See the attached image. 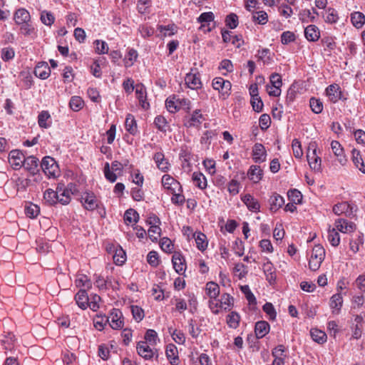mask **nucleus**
I'll list each match as a JSON object with an SVG mask.
<instances>
[{"label": "nucleus", "mask_w": 365, "mask_h": 365, "mask_svg": "<svg viewBox=\"0 0 365 365\" xmlns=\"http://www.w3.org/2000/svg\"><path fill=\"white\" fill-rule=\"evenodd\" d=\"M212 88L218 91L220 98L226 99L230 95L232 88L231 83L221 77H216L212 80Z\"/></svg>", "instance_id": "2"}, {"label": "nucleus", "mask_w": 365, "mask_h": 365, "mask_svg": "<svg viewBox=\"0 0 365 365\" xmlns=\"http://www.w3.org/2000/svg\"><path fill=\"white\" fill-rule=\"evenodd\" d=\"M123 314L118 309H113L108 317H105L106 321L108 322L113 329H120L123 327V320L122 319Z\"/></svg>", "instance_id": "6"}, {"label": "nucleus", "mask_w": 365, "mask_h": 365, "mask_svg": "<svg viewBox=\"0 0 365 365\" xmlns=\"http://www.w3.org/2000/svg\"><path fill=\"white\" fill-rule=\"evenodd\" d=\"M287 196L291 202L297 204L301 203L302 200V193L296 189L288 191Z\"/></svg>", "instance_id": "54"}, {"label": "nucleus", "mask_w": 365, "mask_h": 365, "mask_svg": "<svg viewBox=\"0 0 365 365\" xmlns=\"http://www.w3.org/2000/svg\"><path fill=\"white\" fill-rule=\"evenodd\" d=\"M351 21L356 28H361L365 22L364 15L359 11H355L351 15Z\"/></svg>", "instance_id": "37"}, {"label": "nucleus", "mask_w": 365, "mask_h": 365, "mask_svg": "<svg viewBox=\"0 0 365 365\" xmlns=\"http://www.w3.org/2000/svg\"><path fill=\"white\" fill-rule=\"evenodd\" d=\"M75 300L77 305L82 309H86L88 307L89 297L85 289H80L75 296Z\"/></svg>", "instance_id": "24"}, {"label": "nucleus", "mask_w": 365, "mask_h": 365, "mask_svg": "<svg viewBox=\"0 0 365 365\" xmlns=\"http://www.w3.org/2000/svg\"><path fill=\"white\" fill-rule=\"evenodd\" d=\"M55 18L53 15L48 11H43L41 14V21L46 26H51L54 22Z\"/></svg>", "instance_id": "57"}, {"label": "nucleus", "mask_w": 365, "mask_h": 365, "mask_svg": "<svg viewBox=\"0 0 365 365\" xmlns=\"http://www.w3.org/2000/svg\"><path fill=\"white\" fill-rule=\"evenodd\" d=\"M334 228L342 233L349 234L356 229V225L353 222L344 218H338L335 220Z\"/></svg>", "instance_id": "9"}, {"label": "nucleus", "mask_w": 365, "mask_h": 365, "mask_svg": "<svg viewBox=\"0 0 365 365\" xmlns=\"http://www.w3.org/2000/svg\"><path fill=\"white\" fill-rule=\"evenodd\" d=\"M38 164V160L36 157L31 155L25 158V160L23 163L24 168L32 173H35L37 170Z\"/></svg>", "instance_id": "32"}, {"label": "nucleus", "mask_w": 365, "mask_h": 365, "mask_svg": "<svg viewBox=\"0 0 365 365\" xmlns=\"http://www.w3.org/2000/svg\"><path fill=\"white\" fill-rule=\"evenodd\" d=\"M327 239L329 243L334 247H336L339 245L340 236L335 228L329 230Z\"/></svg>", "instance_id": "44"}, {"label": "nucleus", "mask_w": 365, "mask_h": 365, "mask_svg": "<svg viewBox=\"0 0 365 365\" xmlns=\"http://www.w3.org/2000/svg\"><path fill=\"white\" fill-rule=\"evenodd\" d=\"M326 93L329 100L333 103L337 102L342 98L341 88L337 84H331L326 89Z\"/></svg>", "instance_id": "16"}, {"label": "nucleus", "mask_w": 365, "mask_h": 365, "mask_svg": "<svg viewBox=\"0 0 365 365\" xmlns=\"http://www.w3.org/2000/svg\"><path fill=\"white\" fill-rule=\"evenodd\" d=\"M14 19L16 24L20 25L29 22L31 20V16L26 9L21 8L15 11Z\"/></svg>", "instance_id": "21"}, {"label": "nucleus", "mask_w": 365, "mask_h": 365, "mask_svg": "<svg viewBox=\"0 0 365 365\" xmlns=\"http://www.w3.org/2000/svg\"><path fill=\"white\" fill-rule=\"evenodd\" d=\"M363 244V234L359 233L357 238L350 240L349 246L350 250L354 253L357 252L359 250V245Z\"/></svg>", "instance_id": "60"}, {"label": "nucleus", "mask_w": 365, "mask_h": 365, "mask_svg": "<svg viewBox=\"0 0 365 365\" xmlns=\"http://www.w3.org/2000/svg\"><path fill=\"white\" fill-rule=\"evenodd\" d=\"M153 160L159 170L163 172H166L168 170L170 163H168V160L165 158V155L163 153H156L153 156Z\"/></svg>", "instance_id": "25"}, {"label": "nucleus", "mask_w": 365, "mask_h": 365, "mask_svg": "<svg viewBox=\"0 0 365 365\" xmlns=\"http://www.w3.org/2000/svg\"><path fill=\"white\" fill-rule=\"evenodd\" d=\"M205 291L210 299H216L220 294V287L214 282H209L206 284Z\"/></svg>", "instance_id": "31"}, {"label": "nucleus", "mask_w": 365, "mask_h": 365, "mask_svg": "<svg viewBox=\"0 0 365 365\" xmlns=\"http://www.w3.org/2000/svg\"><path fill=\"white\" fill-rule=\"evenodd\" d=\"M84 105V101L80 96H73L71 97L70 102H69V106L71 110H73L75 112L79 111L81 109L83 108Z\"/></svg>", "instance_id": "42"}, {"label": "nucleus", "mask_w": 365, "mask_h": 365, "mask_svg": "<svg viewBox=\"0 0 365 365\" xmlns=\"http://www.w3.org/2000/svg\"><path fill=\"white\" fill-rule=\"evenodd\" d=\"M356 211V207L348 202L338 203L333 207V212L337 215L344 214L346 217H351Z\"/></svg>", "instance_id": "7"}, {"label": "nucleus", "mask_w": 365, "mask_h": 365, "mask_svg": "<svg viewBox=\"0 0 365 365\" xmlns=\"http://www.w3.org/2000/svg\"><path fill=\"white\" fill-rule=\"evenodd\" d=\"M173 300L175 302V309L178 312L182 313L187 309V303L184 299L180 297H174Z\"/></svg>", "instance_id": "61"}, {"label": "nucleus", "mask_w": 365, "mask_h": 365, "mask_svg": "<svg viewBox=\"0 0 365 365\" xmlns=\"http://www.w3.org/2000/svg\"><path fill=\"white\" fill-rule=\"evenodd\" d=\"M145 341L147 344L149 343L150 345H156L157 342L159 341L157 332L153 329H148L145 335Z\"/></svg>", "instance_id": "51"}, {"label": "nucleus", "mask_w": 365, "mask_h": 365, "mask_svg": "<svg viewBox=\"0 0 365 365\" xmlns=\"http://www.w3.org/2000/svg\"><path fill=\"white\" fill-rule=\"evenodd\" d=\"M325 257V250L320 245H315L311 253L309 261V267L312 271H317L319 269Z\"/></svg>", "instance_id": "1"}, {"label": "nucleus", "mask_w": 365, "mask_h": 365, "mask_svg": "<svg viewBox=\"0 0 365 365\" xmlns=\"http://www.w3.org/2000/svg\"><path fill=\"white\" fill-rule=\"evenodd\" d=\"M101 300V297L98 294L91 295V298H89L88 307L93 312H96L100 308L99 302Z\"/></svg>", "instance_id": "64"}, {"label": "nucleus", "mask_w": 365, "mask_h": 365, "mask_svg": "<svg viewBox=\"0 0 365 365\" xmlns=\"http://www.w3.org/2000/svg\"><path fill=\"white\" fill-rule=\"evenodd\" d=\"M150 239L153 241H157L160 236L161 228L160 226H150L148 231Z\"/></svg>", "instance_id": "59"}, {"label": "nucleus", "mask_w": 365, "mask_h": 365, "mask_svg": "<svg viewBox=\"0 0 365 365\" xmlns=\"http://www.w3.org/2000/svg\"><path fill=\"white\" fill-rule=\"evenodd\" d=\"M41 166L43 171L48 177L56 178L58 175V165L55 160L50 157L46 156L41 161Z\"/></svg>", "instance_id": "5"}, {"label": "nucleus", "mask_w": 365, "mask_h": 365, "mask_svg": "<svg viewBox=\"0 0 365 365\" xmlns=\"http://www.w3.org/2000/svg\"><path fill=\"white\" fill-rule=\"evenodd\" d=\"M159 31L163 36H170L177 32V27L174 24L167 26L160 25L158 27Z\"/></svg>", "instance_id": "43"}, {"label": "nucleus", "mask_w": 365, "mask_h": 365, "mask_svg": "<svg viewBox=\"0 0 365 365\" xmlns=\"http://www.w3.org/2000/svg\"><path fill=\"white\" fill-rule=\"evenodd\" d=\"M269 331V324L264 321L257 322L255 324V331L258 339L264 337Z\"/></svg>", "instance_id": "30"}, {"label": "nucleus", "mask_w": 365, "mask_h": 365, "mask_svg": "<svg viewBox=\"0 0 365 365\" xmlns=\"http://www.w3.org/2000/svg\"><path fill=\"white\" fill-rule=\"evenodd\" d=\"M58 192L52 189H47L43 193V198L49 205H56L58 202Z\"/></svg>", "instance_id": "34"}, {"label": "nucleus", "mask_w": 365, "mask_h": 365, "mask_svg": "<svg viewBox=\"0 0 365 365\" xmlns=\"http://www.w3.org/2000/svg\"><path fill=\"white\" fill-rule=\"evenodd\" d=\"M130 309H131V312H132L133 317L135 319V320H136L138 322H140L141 320H143L145 314H144V311L141 307L136 306V305H132L130 307Z\"/></svg>", "instance_id": "56"}, {"label": "nucleus", "mask_w": 365, "mask_h": 365, "mask_svg": "<svg viewBox=\"0 0 365 365\" xmlns=\"http://www.w3.org/2000/svg\"><path fill=\"white\" fill-rule=\"evenodd\" d=\"M269 210L275 212L277 211L282 205L284 204V199L283 197L279 195L277 193H274L269 200Z\"/></svg>", "instance_id": "26"}, {"label": "nucleus", "mask_w": 365, "mask_h": 365, "mask_svg": "<svg viewBox=\"0 0 365 365\" xmlns=\"http://www.w3.org/2000/svg\"><path fill=\"white\" fill-rule=\"evenodd\" d=\"M240 317L236 312H232L227 317V324L232 329H237L239 326Z\"/></svg>", "instance_id": "40"}, {"label": "nucleus", "mask_w": 365, "mask_h": 365, "mask_svg": "<svg viewBox=\"0 0 365 365\" xmlns=\"http://www.w3.org/2000/svg\"><path fill=\"white\" fill-rule=\"evenodd\" d=\"M81 202L83 207L88 211L98 209L101 205L100 200L92 192H83L81 197Z\"/></svg>", "instance_id": "4"}, {"label": "nucleus", "mask_w": 365, "mask_h": 365, "mask_svg": "<svg viewBox=\"0 0 365 365\" xmlns=\"http://www.w3.org/2000/svg\"><path fill=\"white\" fill-rule=\"evenodd\" d=\"M307 158L312 170L319 171L321 170V158L317 155V144L315 142L309 143Z\"/></svg>", "instance_id": "3"}, {"label": "nucleus", "mask_w": 365, "mask_h": 365, "mask_svg": "<svg viewBox=\"0 0 365 365\" xmlns=\"http://www.w3.org/2000/svg\"><path fill=\"white\" fill-rule=\"evenodd\" d=\"M263 175V171L260 168L259 166L257 165H252L250 166L247 175L250 180H252L255 183H257L261 180Z\"/></svg>", "instance_id": "29"}, {"label": "nucleus", "mask_w": 365, "mask_h": 365, "mask_svg": "<svg viewBox=\"0 0 365 365\" xmlns=\"http://www.w3.org/2000/svg\"><path fill=\"white\" fill-rule=\"evenodd\" d=\"M264 272L267 277V280L269 281V283H272L275 281L276 275L274 272L273 271L272 264L268 262L264 264Z\"/></svg>", "instance_id": "52"}, {"label": "nucleus", "mask_w": 365, "mask_h": 365, "mask_svg": "<svg viewBox=\"0 0 365 365\" xmlns=\"http://www.w3.org/2000/svg\"><path fill=\"white\" fill-rule=\"evenodd\" d=\"M252 19L258 24L264 25L267 22L268 16L265 11H259L252 14Z\"/></svg>", "instance_id": "53"}, {"label": "nucleus", "mask_w": 365, "mask_h": 365, "mask_svg": "<svg viewBox=\"0 0 365 365\" xmlns=\"http://www.w3.org/2000/svg\"><path fill=\"white\" fill-rule=\"evenodd\" d=\"M126 130L131 135H135L138 132L136 121L131 114H128L125 122Z\"/></svg>", "instance_id": "33"}, {"label": "nucleus", "mask_w": 365, "mask_h": 365, "mask_svg": "<svg viewBox=\"0 0 365 365\" xmlns=\"http://www.w3.org/2000/svg\"><path fill=\"white\" fill-rule=\"evenodd\" d=\"M172 262L173 268L177 273L179 274H183L185 273L186 270L185 259L180 252H174L172 257Z\"/></svg>", "instance_id": "10"}, {"label": "nucleus", "mask_w": 365, "mask_h": 365, "mask_svg": "<svg viewBox=\"0 0 365 365\" xmlns=\"http://www.w3.org/2000/svg\"><path fill=\"white\" fill-rule=\"evenodd\" d=\"M113 260L117 265L123 264L125 259V252L123 250V249L116 250L114 255Z\"/></svg>", "instance_id": "63"}, {"label": "nucleus", "mask_w": 365, "mask_h": 365, "mask_svg": "<svg viewBox=\"0 0 365 365\" xmlns=\"http://www.w3.org/2000/svg\"><path fill=\"white\" fill-rule=\"evenodd\" d=\"M225 23L227 27L234 29L238 25V16L235 14L231 13L227 16Z\"/></svg>", "instance_id": "58"}, {"label": "nucleus", "mask_w": 365, "mask_h": 365, "mask_svg": "<svg viewBox=\"0 0 365 365\" xmlns=\"http://www.w3.org/2000/svg\"><path fill=\"white\" fill-rule=\"evenodd\" d=\"M154 123L156 127L163 132H165L168 127L166 119L162 115H158L155 118Z\"/></svg>", "instance_id": "62"}, {"label": "nucleus", "mask_w": 365, "mask_h": 365, "mask_svg": "<svg viewBox=\"0 0 365 365\" xmlns=\"http://www.w3.org/2000/svg\"><path fill=\"white\" fill-rule=\"evenodd\" d=\"M267 153L264 146L261 143L255 144L252 148V159L257 163L266 160Z\"/></svg>", "instance_id": "13"}, {"label": "nucleus", "mask_w": 365, "mask_h": 365, "mask_svg": "<svg viewBox=\"0 0 365 365\" xmlns=\"http://www.w3.org/2000/svg\"><path fill=\"white\" fill-rule=\"evenodd\" d=\"M24 160V155L18 150H13L9 154V163L14 167L15 169L21 168Z\"/></svg>", "instance_id": "11"}, {"label": "nucleus", "mask_w": 365, "mask_h": 365, "mask_svg": "<svg viewBox=\"0 0 365 365\" xmlns=\"http://www.w3.org/2000/svg\"><path fill=\"white\" fill-rule=\"evenodd\" d=\"M165 106L170 113H174L179 110L178 98L175 96L167 98Z\"/></svg>", "instance_id": "48"}, {"label": "nucleus", "mask_w": 365, "mask_h": 365, "mask_svg": "<svg viewBox=\"0 0 365 365\" xmlns=\"http://www.w3.org/2000/svg\"><path fill=\"white\" fill-rule=\"evenodd\" d=\"M165 355L171 364L174 365L177 364V361L179 359L178 351L177 347L174 344H170L167 346Z\"/></svg>", "instance_id": "28"}, {"label": "nucleus", "mask_w": 365, "mask_h": 365, "mask_svg": "<svg viewBox=\"0 0 365 365\" xmlns=\"http://www.w3.org/2000/svg\"><path fill=\"white\" fill-rule=\"evenodd\" d=\"M40 212V208L38 205L31 203L25 206V213L30 218L36 217Z\"/></svg>", "instance_id": "49"}, {"label": "nucleus", "mask_w": 365, "mask_h": 365, "mask_svg": "<svg viewBox=\"0 0 365 365\" xmlns=\"http://www.w3.org/2000/svg\"><path fill=\"white\" fill-rule=\"evenodd\" d=\"M194 238L196 242L197 247L201 250L204 251L207 247V237L202 232H198L197 234H194Z\"/></svg>", "instance_id": "36"}, {"label": "nucleus", "mask_w": 365, "mask_h": 365, "mask_svg": "<svg viewBox=\"0 0 365 365\" xmlns=\"http://www.w3.org/2000/svg\"><path fill=\"white\" fill-rule=\"evenodd\" d=\"M312 339L318 344H323L327 341V334L318 329H312L310 331Z\"/></svg>", "instance_id": "38"}, {"label": "nucleus", "mask_w": 365, "mask_h": 365, "mask_svg": "<svg viewBox=\"0 0 365 365\" xmlns=\"http://www.w3.org/2000/svg\"><path fill=\"white\" fill-rule=\"evenodd\" d=\"M198 21L201 24V28L209 26L210 23L214 20L212 12H204L198 17Z\"/></svg>", "instance_id": "45"}, {"label": "nucleus", "mask_w": 365, "mask_h": 365, "mask_svg": "<svg viewBox=\"0 0 365 365\" xmlns=\"http://www.w3.org/2000/svg\"><path fill=\"white\" fill-rule=\"evenodd\" d=\"M139 220V215L134 209H128L124 214V220L126 223L137 222Z\"/></svg>", "instance_id": "46"}, {"label": "nucleus", "mask_w": 365, "mask_h": 365, "mask_svg": "<svg viewBox=\"0 0 365 365\" xmlns=\"http://www.w3.org/2000/svg\"><path fill=\"white\" fill-rule=\"evenodd\" d=\"M241 291L245 295L247 300L250 304H256V298L251 292L248 285H244L241 287Z\"/></svg>", "instance_id": "55"}, {"label": "nucleus", "mask_w": 365, "mask_h": 365, "mask_svg": "<svg viewBox=\"0 0 365 365\" xmlns=\"http://www.w3.org/2000/svg\"><path fill=\"white\" fill-rule=\"evenodd\" d=\"M75 282L78 287H86L90 289L92 286L91 280L84 274L78 275Z\"/></svg>", "instance_id": "50"}, {"label": "nucleus", "mask_w": 365, "mask_h": 365, "mask_svg": "<svg viewBox=\"0 0 365 365\" xmlns=\"http://www.w3.org/2000/svg\"><path fill=\"white\" fill-rule=\"evenodd\" d=\"M138 354L146 360L150 359L153 356L152 349L148 345L147 341H139L136 346Z\"/></svg>", "instance_id": "18"}, {"label": "nucleus", "mask_w": 365, "mask_h": 365, "mask_svg": "<svg viewBox=\"0 0 365 365\" xmlns=\"http://www.w3.org/2000/svg\"><path fill=\"white\" fill-rule=\"evenodd\" d=\"M241 200L246 205L250 211L255 212L260 211V204L259 201L250 194H246L242 196Z\"/></svg>", "instance_id": "15"}, {"label": "nucleus", "mask_w": 365, "mask_h": 365, "mask_svg": "<svg viewBox=\"0 0 365 365\" xmlns=\"http://www.w3.org/2000/svg\"><path fill=\"white\" fill-rule=\"evenodd\" d=\"M162 185L165 189L170 190L171 192H175L176 190L181 188L180 183L169 175H164L163 176Z\"/></svg>", "instance_id": "17"}, {"label": "nucleus", "mask_w": 365, "mask_h": 365, "mask_svg": "<svg viewBox=\"0 0 365 365\" xmlns=\"http://www.w3.org/2000/svg\"><path fill=\"white\" fill-rule=\"evenodd\" d=\"M203 115L200 110H195L192 114L186 115L183 119V124L187 128L199 127L202 120Z\"/></svg>", "instance_id": "8"}, {"label": "nucleus", "mask_w": 365, "mask_h": 365, "mask_svg": "<svg viewBox=\"0 0 365 365\" xmlns=\"http://www.w3.org/2000/svg\"><path fill=\"white\" fill-rule=\"evenodd\" d=\"M309 106L312 110L316 113H321L323 110V103L319 98H311L309 100Z\"/></svg>", "instance_id": "47"}, {"label": "nucleus", "mask_w": 365, "mask_h": 365, "mask_svg": "<svg viewBox=\"0 0 365 365\" xmlns=\"http://www.w3.org/2000/svg\"><path fill=\"white\" fill-rule=\"evenodd\" d=\"M51 73L50 68L46 63H39L34 69V74L41 79H46Z\"/></svg>", "instance_id": "23"}, {"label": "nucleus", "mask_w": 365, "mask_h": 365, "mask_svg": "<svg viewBox=\"0 0 365 365\" xmlns=\"http://www.w3.org/2000/svg\"><path fill=\"white\" fill-rule=\"evenodd\" d=\"M219 302L220 307H223L225 310H230L233 306L234 299L229 294L225 293L222 294Z\"/></svg>", "instance_id": "41"}, {"label": "nucleus", "mask_w": 365, "mask_h": 365, "mask_svg": "<svg viewBox=\"0 0 365 365\" xmlns=\"http://www.w3.org/2000/svg\"><path fill=\"white\" fill-rule=\"evenodd\" d=\"M51 118V115L47 110H42L38 116V125L42 128H48L51 126V122L47 121Z\"/></svg>", "instance_id": "39"}, {"label": "nucleus", "mask_w": 365, "mask_h": 365, "mask_svg": "<svg viewBox=\"0 0 365 365\" xmlns=\"http://www.w3.org/2000/svg\"><path fill=\"white\" fill-rule=\"evenodd\" d=\"M330 307L332 309L333 314H339L343 304V297L341 294H334L330 299Z\"/></svg>", "instance_id": "27"}, {"label": "nucleus", "mask_w": 365, "mask_h": 365, "mask_svg": "<svg viewBox=\"0 0 365 365\" xmlns=\"http://www.w3.org/2000/svg\"><path fill=\"white\" fill-rule=\"evenodd\" d=\"M304 36L309 41H317L320 37V32L317 26L311 24L305 28Z\"/></svg>", "instance_id": "22"}, {"label": "nucleus", "mask_w": 365, "mask_h": 365, "mask_svg": "<svg viewBox=\"0 0 365 365\" xmlns=\"http://www.w3.org/2000/svg\"><path fill=\"white\" fill-rule=\"evenodd\" d=\"M331 148L339 163L342 165H345L347 160L344 155V149L339 142L337 140H332L331 143Z\"/></svg>", "instance_id": "19"}, {"label": "nucleus", "mask_w": 365, "mask_h": 365, "mask_svg": "<svg viewBox=\"0 0 365 365\" xmlns=\"http://www.w3.org/2000/svg\"><path fill=\"white\" fill-rule=\"evenodd\" d=\"M135 95L139 101V103L144 109H148L150 107L149 103L147 102V92L145 87L142 83H138L135 86Z\"/></svg>", "instance_id": "12"}, {"label": "nucleus", "mask_w": 365, "mask_h": 365, "mask_svg": "<svg viewBox=\"0 0 365 365\" xmlns=\"http://www.w3.org/2000/svg\"><path fill=\"white\" fill-rule=\"evenodd\" d=\"M58 192V202L61 205H66L71 202V197L69 191L66 190L65 185L62 183H58L56 187Z\"/></svg>", "instance_id": "20"}, {"label": "nucleus", "mask_w": 365, "mask_h": 365, "mask_svg": "<svg viewBox=\"0 0 365 365\" xmlns=\"http://www.w3.org/2000/svg\"><path fill=\"white\" fill-rule=\"evenodd\" d=\"M192 179L197 187L201 190L206 188L207 187V180L205 176L201 173L195 172L192 174Z\"/></svg>", "instance_id": "35"}, {"label": "nucleus", "mask_w": 365, "mask_h": 365, "mask_svg": "<svg viewBox=\"0 0 365 365\" xmlns=\"http://www.w3.org/2000/svg\"><path fill=\"white\" fill-rule=\"evenodd\" d=\"M185 81L187 86L192 90H197L202 86L200 74L198 73L190 72L187 73Z\"/></svg>", "instance_id": "14"}]
</instances>
